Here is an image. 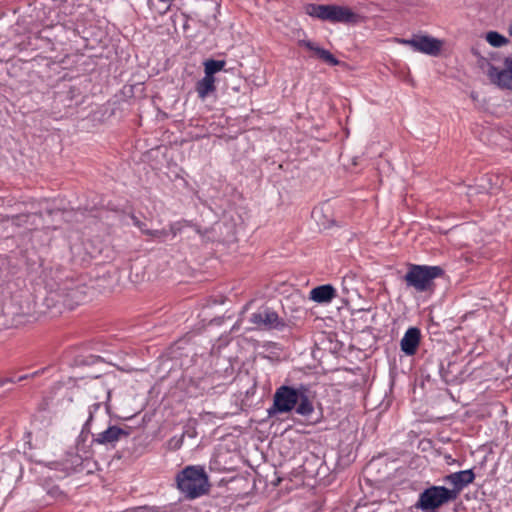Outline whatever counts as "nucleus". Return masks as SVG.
Listing matches in <instances>:
<instances>
[{"label":"nucleus","instance_id":"8","mask_svg":"<svg viewBox=\"0 0 512 512\" xmlns=\"http://www.w3.org/2000/svg\"><path fill=\"white\" fill-rule=\"evenodd\" d=\"M487 75L490 81L502 89L512 90V60L506 61L504 67L490 66Z\"/></svg>","mask_w":512,"mask_h":512},{"label":"nucleus","instance_id":"10","mask_svg":"<svg viewBox=\"0 0 512 512\" xmlns=\"http://www.w3.org/2000/svg\"><path fill=\"white\" fill-rule=\"evenodd\" d=\"M300 46L307 48L308 50L314 52L320 59L325 61L326 63L335 66L339 64V61L328 51L319 46H317L314 42L307 39H302L298 41Z\"/></svg>","mask_w":512,"mask_h":512},{"label":"nucleus","instance_id":"19","mask_svg":"<svg viewBox=\"0 0 512 512\" xmlns=\"http://www.w3.org/2000/svg\"><path fill=\"white\" fill-rule=\"evenodd\" d=\"M35 218H36V215L23 214V215H17V216H12V217H5L4 220L11 221L13 223V225H15L16 227H21V226H27L28 224H32L30 220L35 219Z\"/></svg>","mask_w":512,"mask_h":512},{"label":"nucleus","instance_id":"1","mask_svg":"<svg viewBox=\"0 0 512 512\" xmlns=\"http://www.w3.org/2000/svg\"><path fill=\"white\" fill-rule=\"evenodd\" d=\"M208 479L202 468L188 466L177 476L178 488L194 498L206 491Z\"/></svg>","mask_w":512,"mask_h":512},{"label":"nucleus","instance_id":"14","mask_svg":"<svg viewBox=\"0 0 512 512\" xmlns=\"http://www.w3.org/2000/svg\"><path fill=\"white\" fill-rule=\"evenodd\" d=\"M311 217L319 229H326L331 224V213L327 207H315L312 210Z\"/></svg>","mask_w":512,"mask_h":512},{"label":"nucleus","instance_id":"11","mask_svg":"<svg viewBox=\"0 0 512 512\" xmlns=\"http://www.w3.org/2000/svg\"><path fill=\"white\" fill-rule=\"evenodd\" d=\"M300 46L307 48L308 50L314 52L320 59L325 61L326 63L335 66L339 64V61L328 51L319 46H317L314 42L307 39H302L298 41Z\"/></svg>","mask_w":512,"mask_h":512},{"label":"nucleus","instance_id":"13","mask_svg":"<svg viewBox=\"0 0 512 512\" xmlns=\"http://www.w3.org/2000/svg\"><path fill=\"white\" fill-rule=\"evenodd\" d=\"M127 435L128 433L125 430L117 426H111L98 435L97 442L100 444H113Z\"/></svg>","mask_w":512,"mask_h":512},{"label":"nucleus","instance_id":"22","mask_svg":"<svg viewBox=\"0 0 512 512\" xmlns=\"http://www.w3.org/2000/svg\"><path fill=\"white\" fill-rule=\"evenodd\" d=\"M82 463V457L79 454L71 455V459L69 460V464L71 467L79 466Z\"/></svg>","mask_w":512,"mask_h":512},{"label":"nucleus","instance_id":"20","mask_svg":"<svg viewBox=\"0 0 512 512\" xmlns=\"http://www.w3.org/2000/svg\"><path fill=\"white\" fill-rule=\"evenodd\" d=\"M488 43L494 47H501L507 43V40L497 32H489L486 35Z\"/></svg>","mask_w":512,"mask_h":512},{"label":"nucleus","instance_id":"25","mask_svg":"<svg viewBox=\"0 0 512 512\" xmlns=\"http://www.w3.org/2000/svg\"><path fill=\"white\" fill-rule=\"evenodd\" d=\"M27 377H28L27 375H25V376H21L18 380H19V381H21V380H23V379H26Z\"/></svg>","mask_w":512,"mask_h":512},{"label":"nucleus","instance_id":"21","mask_svg":"<svg viewBox=\"0 0 512 512\" xmlns=\"http://www.w3.org/2000/svg\"><path fill=\"white\" fill-rule=\"evenodd\" d=\"M182 443H183V436H181L179 438H172L169 441V446L172 449H178L181 447Z\"/></svg>","mask_w":512,"mask_h":512},{"label":"nucleus","instance_id":"6","mask_svg":"<svg viewBox=\"0 0 512 512\" xmlns=\"http://www.w3.org/2000/svg\"><path fill=\"white\" fill-rule=\"evenodd\" d=\"M396 41L431 56L439 55L443 47V41L428 35H415L411 39H396Z\"/></svg>","mask_w":512,"mask_h":512},{"label":"nucleus","instance_id":"2","mask_svg":"<svg viewBox=\"0 0 512 512\" xmlns=\"http://www.w3.org/2000/svg\"><path fill=\"white\" fill-rule=\"evenodd\" d=\"M443 273L438 266H420L411 265L405 275V281L408 286L415 288L418 292L429 290L433 280Z\"/></svg>","mask_w":512,"mask_h":512},{"label":"nucleus","instance_id":"5","mask_svg":"<svg viewBox=\"0 0 512 512\" xmlns=\"http://www.w3.org/2000/svg\"><path fill=\"white\" fill-rule=\"evenodd\" d=\"M456 494L442 486H433L421 493L417 507L422 510L435 509L454 499Z\"/></svg>","mask_w":512,"mask_h":512},{"label":"nucleus","instance_id":"18","mask_svg":"<svg viewBox=\"0 0 512 512\" xmlns=\"http://www.w3.org/2000/svg\"><path fill=\"white\" fill-rule=\"evenodd\" d=\"M225 65V62L224 61H216V60H207L205 63H204V66H205V76L207 77H214L213 75L216 73V72H219L223 69Z\"/></svg>","mask_w":512,"mask_h":512},{"label":"nucleus","instance_id":"16","mask_svg":"<svg viewBox=\"0 0 512 512\" xmlns=\"http://www.w3.org/2000/svg\"><path fill=\"white\" fill-rule=\"evenodd\" d=\"M215 90V78L204 76L196 84V91L201 99H205L206 96Z\"/></svg>","mask_w":512,"mask_h":512},{"label":"nucleus","instance_id":"9","mask_svg":"<svg viewBox=\"0 0 512 512\" xmlns=\"http://www.w3.org/2000/svg\"><path fill=\"white\" fill-rule=\"evenodd\" d=\"M420 342V331L417 328H409L401 339V350L406 355H414Z\"/></svg>","mask_w":512,"mask_h":512},{"label":"nucleus","instance_id":"24","mask_svg":"<svg viewBox=\"0 0 512 512\" xmlns=\"http://www.w3.org/2000/svg\"><path fill=\"white\" fill-rule=\"evenodd\" d=\"M508 32L512 36V22L508 26Z\"/></svg>","mask_w":512,"mask_h":512},{"label":"nucleus","instance_id":"4","mask_svg":"<svg viewBox=\"0 0 512 512\" xmlns=\"http://www.w3.org/2000/svg\"><path fill=\"white\" fill-rule=\"evenodd\" d=\"M300 392L289 386L279 387L273 398V406L268 409L269 416L276 413H287L295 408Z\"/></svg>","mask_w":512,"mask_h":512},{"label":"nucleus","instance_id":"15","mask_svg":"<svg viewBox=\"0 0 512 512\" xmlns=\"http://www.w3.org/2000/svg\"><path fill=\"white\" fill-rule=\"evenodd\" d=\"M448 479L456 487L462 488L474 480V474L471 470H464L449 475Z\"/></svg>","mask_w":512,"mask_h":512},{"label":"nucleus","instance_id":"17","mask_svg":"<svg viewBox=\"0 0 512 512\" xmlns=\"http://www.w3.org/2000/svg\"><path fill=\"white\" fill-rule=\"evenodd\" d=\"M298 403H299V405L296 409V412L298 414H300L302 416H308L313 412V405L305 394H303V393L299 394Z\"/></svg>","mask_w":512,"mask_h":512},{"label":"nucleus","instance_id":"23","mask_svg":"<svg viewBox=\"0 0 512 512\" xmlns=\"http://www.w3.org/2000/svg\"><path fill=\"white\" fill-rule=\"evenodd\" d=\"M145 233L157 238H161L166 235L165 230L145 231Z\"/></svg>","mask_w":512,"mask_h":512},{"label":"nucleus","instance_id":"12","mask_svg":"<svg viewBox=\"0 0 512 512\" xmlns=\"http://www.w3.org/2000/svg\"><path fill=\"white\" fill-rule=\"evenodd\" d=\"M335 296L336 291L329 284L317 286L310 291V299L316 303H329Z\"/></svg>","mask_w":512,"mask_h":512},{"label":"nucleus","instance_id":"7","mask_svg":"<svg viewBox=\"0 0 512 512\" xmlns=\"http://www.w3.org/2000/svg\"><path fill=\"white\" fill-rule=\"evenodd\" d=\"M250 322L258 329H283L285 323L276 312L269 308H263L251 315Z\"/></svg>","mask_w":512,"mask_h":512},{"label":"nucleus","instance_id":"3","mask_svg":"<svg viewBox=\"0 0 512 512\" xmlns=\"http://www.w3.org/2000/svg\"><path fill=\"white\" fill-rule=\"evenodd\" d=\"M307 13L312 17L331 22H350L355 17L349 8L338 5L311 4L307 7Z\"/></svg>","mask_w":512,"mask_h":512}]
</instances>
